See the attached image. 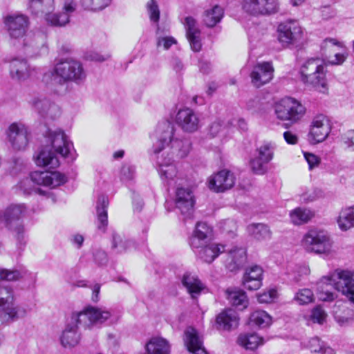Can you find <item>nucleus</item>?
Returning <instances> with one entry per match:
<instances>
[{
    "mask_svg": "<svg viewBox=\"0 0 354 354\" xmlns=\"http://www.w3.org/2000/svg\"><path fill=\"white\" fill-rule=\"evenodd\" d=\"M174 127L169 121H163L158 124L156 136L158 141L153 145L154 153L158 155L165 146L171 144V147L178 150V155L185 157L190 149V143L187 140H172ZM158 171L163 183L168 187L174 186L180 179L176 165L171 158L157 156Z\"/></svg>",
    "mask_w": 354,
    "mask_h": 354,
    "instance_id": "obj_1",
    "label": "nucleus"
},
{
    "mask_svg": "<svg viewBox=\"0 0 354 354\" xmlns=\"http://www.w3.org/2000/svg\"><path fill=\"white\" fill-rule=\"evenodd\" d=\"M336 279H332L329 277H324L318 283L319 297L323 301H333L336 295L328 288L324 290V285L334 286L335 288L341 292L346 298L354 303V271L341 270L337 272Z\"/></svg>",
    "mask_w": 354,
    "mask_h": 354,
    "instance_id": "obj_2",
    "label": "nucleus"
},
{
    "mask_svg": "<svg viewBox=\"0 0 354 354\" xmlns=\"http://www.w3.org/2000/svg\"><path fill=\"white\" fill-rule=\"evenodd\" d=\"M326 63L324 59L312 57L305 60L300 66L301 81L308 87L326 93L328 90L326 81Z\"/></svg>",
    "mask_w": 354,
    "mask_h": 354,
    "instance_id": "obj_3",
    "label": "nucleus"
},
{
    "mask_svg": "<svg viewBox=\"0 0 354 354\" xmlns=\"http://www.w3.org/2000/svg\"><path fill=\"white\" fill-rule=\"evenodd\" d=\"M30 178H25L21 180L18 184V188L24 194H30L33 191L37 194L49 197L50 193L36 188L34 189L32 183L38 185H43L51 189L60 186L66 183V177L58 171H35L30 175Z\"/></svg>",
    "mask_w": 354,
    "mask_h": 354,
    "instance_id": "obj_4",
    "label": "nucleus"
},
{
    "mask_svg": "<svg viewBox=\"0 0 354 354\" xmlns=\"http://www.w3.org/2000/svg\"><path fill=\"white\" fill-rule=\"evenodd\" d=\"M86 75L82 64L73 59H66L58 62L53 70L44 74L43 81L46 83L55 82L59 84L68 82L80 84L84 81Z\"/></svg>",
    "mask_w": 354,
    "mask_h": 354,
    "instance_id": "obj_5",
    "label": "nucleus"
},
{
    "mask_svg": "<svg viewBox=\"0 0 354 354\" xmlns=\"http://www.w3.org/2000/svg\"><path fill=\"white\" fill-rule=\"evenodd\" d=\"M27 210L24 203H12L0 213V220L15 234L19 250H23L26 244L24 228L19 220L26 215Z\"/></svg>",
    "mask_w": 354,
    "mask_h": 354,
    "instance_id": "obj_6",
    "label": "nucleus"
},
{
    "mask_svg": "<svg viewBox=\"0 0 354 354\" xmlns=\"http://www.w3.org/2000/svg\"><path fill=\"white\" fill-rule=\"evenodd\" d=\"M302 245L306 250L318 254L329 256L333 252V241L324 230H309L302 239Z\"/></svg>",
    "mask_w": 354,
    "mask_h": 354,
    "instance_id": "obj_7",
    "label": "nucleus"
},
{
    "mask_svg": "<svg viewBox=\"0 0 354 354\" xmlns=\"http://www.w3.org/2000/svg\"><path fill=\"white\" fill-rule=\"evenodd\" d=\"M13 290L8 286H0V317L6 322H13L26 316V310L15 305Z\"/></svg>",
    "mask_w": 354,
    "mask_h": 354,
    "instance_id": "obj_8",
    "label": "nucleus"
},
{
    "mask_svg": "<svg viewBox=\"0 0 354 354\" xmlns=\"http://www.w3.org/2000/svg\"><path fill=\"white\" fill-rule=\"evenodd\" d=\"M306 108L297 100L286 97L281 100L275 107L277 118L281 120L289 121L294 124L299 121L305 115Z\"/></svg>",
    "mask_w": 354,
    "mask_h": 354,
    "instance_id": "obj_9",
    "label": "nucleus"
},
{
    "mask_svg": "<svg viewBox=\"0 0 354 354\" xmlns=\"http://www.w3.org/2000/svg\"><path fill=\"white\" fill-rule=\"evenodd\" d=\"M242 10L252 17L269 16L279 10V0H241Z\"/></svg>",
    "mask_w": 354,
    "mask_h": 354,
    "instance_id": "obj_10",
    "label": "nucleus"
},
{
    "mask_svg": "<svg viewBox=\"0 0 354 354\" xmlns=\"http://www.w3.org/2000/svg\"><path fill=\"white\" fill-rule=\"evenodd\" d=\"M111 317V313L102 308L88 306L82 311L73 313V319L82 327L90 328L93 325L101 324Z\"/></svg>",
    "mask_w": 354,
    "mask_h": 354,
    "instance_id": "obj_11",
    "label": "nucleus"
},
{
    "mask_svg": "<svg viewBox=\"0 0 354 354\" xmlns=\"http://www.w3.org/2000/svg\"><path fill=\"white\" fill-rule=\"evenodd\" d=\"M175 205L181 214V219L187 223L192 221L195 198L192 191L189 188L178 187L175 194Z\"/></svg>",
    "mask_w": 354,
    "mask_h": 354,
    "instance_id": "obj_12",
    "label": "nucleus"
},
{
    "mask_svg": "<svg viewBox=\"0 0 354 354\" xmlns=\"http://www.w3.org/2000/svg\"><path fill=\"white\" fill-rule=\"evenodd\" d=\"M279 41L283 45L292 44L299 41L303 35L299 22L288 19L281 22L277 27Z\"/></svg>",
    "mask_w": 354,
    "mask_h": 354,
    "instance_id": "obj_13",
    "label": "nucleus"
},
{
    "mask_svg": "<svg viewBox=\"0 0 354 354\" xmlns=\"http://www.w3.org/2000/svg\"><path fill=\"white\" fill-rule=\"evenodd\" d=\"M7 137L12 148L15 151H24L29 142L28 127L21 122L12 123L7 131Z\"/></svg>",
    "mask_w": 354,
    "mask_h": 354,
    "instance_id": "obj_14",
    "label": "nucleus"
},
{
    "mask_svg": "<svg viewBox=\"0 0 354 354\" xmlns=\"http://www.w3.org/2000/svg\"><path fill=\"white\" fill-rule=\"evenodd\" d=\"M3 22L9 35L14 39L24 36L29 26L28 17L19 13L8 15Z\"/></svg>",
    "mask_w": 354,
    "mask_h": 354,
    "instance_id": "obj_15",
    "label": "nucleus"
},
{
    "mask_svg": "<svg viewBox=\"0 0 354 354\" xmlns=\"http://www.w3.org/2000/svg\"><path fill=\"white\" fill-rule=\"evenodd\" d=\"M39 72V68L31 66L23 58H14L10 64L11 77L20 82L36 77Z\"/></svg>",
    "mask_w": 354,
    "mask_h": 354,
    "instance_id": "obj_16",
    "label": "nucleus"
},
{
    "mask_svg": "<svg viewBox=\"0 0 354 354\" xmlns=\"http://www.w3.org/2000/svg\"><path fill=\"white\" fill-rule=\"evenodd\" d=\"M48 141L50 142V149L62 157H67L73 149V143L61 129L48 130L46 133Z\"/></svg>",
    "mask_w": 354,
    "mask_h": 354,
    "instance_id": "obj_17",
    "label": "nucleus"
},
{
    "mask_svg": "<svg viewBox=\"0 0 354 354\" xmlns=\"http://www.w3.org/2000/svg\"><path fill=\"white\" fill-rule=\"evenodd\" d=\"M46 39L47 36L44 32L32 33L25 39V53L30 57H39L47 53Z\"/></svg>",
    "mask_w": 354,
    "mask_h": 354,
    "instance_id": "obj_18",
    "label": "nucleus"
},
{
    "mask_svg": "<svg viewBox=\"0 0 354 354\" xmlns=\"http://www.w3.org/2000/svg\"><path fill=\"white\" fill-rule=\"evenodd\" d=\"M331 130L328 119L324 115L315 116L310 125L308 138L312 143L322 142L328 137Z\"/></svg>",
    "mask_w": 354,
    "mask_h": 354,
    "instance_id": "obj_19",
    "label": "nucleus"
},
{
    "mask_svg": "<svg viewBox=\"0 0 354 354\" xmlns=\"http://www.w3.org/2000/svg\"><path fill=\"white\" fill-rule=\"evenodd\" d=\"M234 183V174L226 169L212 175L208 179L209 189L215 192H223L231 189Z\"/></svg>",
    "mask_w": 354,
    "mask_h": 354,
    "instance_id": "obj_20",
    "label": "nucleus"
},
{
    "mask_svg": "<svg viewBox=\"0 0 354 354\" xmlns=\"http://www.w3.org/2000/svg\"><path fill=\"white\" fill-rule=\"evenodd\" d=\"M80 324L73 319V313L71 321L66 324L59 336V342L65 348H72L77 346L81 340V334L78 332Z\"/></svg>",
    "mask_w": 354,
    "mask_h": 354,
    "instance_id": "obj_21",
    "label": "nucleus"
},
{
    "mask_svg": "<svg viewBox=\"0 0 354 354\" xmlns=\"http://www.w3.org/2000/svg\"><path fill=\"white\" fill-rule=\"evenodd\" d=\"M29 104L42 117L53 119L60 113L59 106L43 95L32 97Z\"/></svg>",
    "mask_w": 354,
    "mask_h": 354,
    "instance_id": "obj_22",
    "label": "nucleus"
},
{
    "mask_svg": "<svg viewBox=\"0 0 354 354\" xmlns=\"http://www.w3.org/2000/svg\"><path fill=\"white\" fill-rule=\"evenodd\" d=\"M212 236V227L206 223L198 222L190 237L189 244L193 249H199L209 243Z\"/></svg>",
    "mask_w": 354,
    "mask_h": 354,
    "instance_id": "obj_23",
    "label": "nucleus"
},
{
    "mask_svg": "<svg viewBox=\"0 0 354 354\" xmlns=\"http://www.w3.org/2000/svg\"><path fill=\"white\" fill-rule=\"evenodd\" d=\"M274 68L270 62L256 64L250 74L252 84L259 88L268 83L273 77Z\"/></svg>",
    "mask_w": 354,
    "mask_h": 354,
    "instance_id": "obj_24",
    "label": "nucleus"
},
{
    "mask_svg": "<svg viewBox=\"0 0 354 354\" xmlns=\"http://www.w3.org/2000/svg\"><path fill=\"white\" fill-rule=\"evenodd\" d=\"M184 342L192 354H209L203 346V336L192 326L187 327L184 332Z\"/></svg>",
    "mask_w": 354,
    "mask_h": 354,
    "instance_id": "obj_25",
    "label": "nucleus"
},
{
    "mask_svg": "<svg viewBox=\"0 0 354 354\" xmlns=\"http://www.w3.org/2000/svg\"><path fill=\"white\" fill-rule=\"evenodd\" d=\"M176 122L187 132H194L200 127V120L193 110L189 108L180 109L176 115Z\"/></svg>",
    "mask_w": 354,
    "mask_h": 354,
    "instance_id": "obj_26",
    "label": "nucleus"
},
{
    "mask_svg": "<svg viewBox=\"0 0 354 354\" xmlns=\"http://www.w3.org/2000/svg\"><path fill=\"white\" fill-rule=\"evenodd\" d=\"M263 277V268L257 265H254L245 269L242 283L249 290H257L262 286Z\"/></svg>",
    "mask_w": 354,
    "mask_h": 354,
    "instance_id": "obj_27",
    "label": "nucleus"
},
{
    "mask_svg": "<svg viewBox=\"0 0 354 354\" xmlns=\"http://www.w3.org/2000/svg\"><path fill=\"white\" fill-rule=\"evenodd\" d=\"M76 2L75 0H64L62 13H54L48 15L46 22L53 26H64L69 22L70 15L76 10Z\"/></svg>",
    "mask_w": 354,
    "mask_h": 354,
    "instance_id": "obj_28",
    "label": "nucleus"
},
{
    "mask_svg": "<svg viewBox=\"0 0 354 354\" xmlns=\"http://www.w3.org/2000/svg\"><path fill=\"white\" fill-rule=\"evenodd\" d=\"M237 313L232 308L221 312L216 317V326L218 330L230 331L235 329L239 325Z\"/></svg>",
    "mask_w": 354,
    "mask_h": 354,
    "instance_id": "obj_29",
    "label": "nucleus"
},
{
    "mask_svg": "<svg viewBox=\"0 0 354 354\" xmlns=\"http://www.w3.org/2000/svg\"><path fill=\"white\" fill-rule=\"evenodd\" d=\"M246 259L245 250L243 248H234L227 253L225 267L230 272H236L243 266Z\"/></svg>",
    "mask_w": 354,
    "mask_h": 354,
    "instance_id": "obj_30",
    "label": "nucleus"
},
{
    "mask_svg": "<svg viewBox=\"0 0 354 354\" xmlns=\"http://www.w3.org/2000/svg\"><path fill=\"white\" fill-rule=\"evenodd\" d=\"M184 25L191 48L195 52L200 51L202 46L200 39L201 32L197 27L196 21L192 17H187L185 19Z\"/></svg>",
    "mask_w": 354,
    "mask_h": 354,
    "instance_id": "obj_31",
    "label": "nucleus"
},
{
    "mask_svg": "<svg viewBox=\"0 0 354 354\" xmlns=\"http://www.w3.org/2000/svg\"><path fill=\"white\" fill-rule=\"evenodd\" d=\"M35 160L39 167L54 169L59 165L57 153L49 146L42 148L35 156Z\"/></svg>",
    "mask_w": 354,
    "mask_h": 354,
    "instance_id": "obj_32",
    "label": "nucleus"
},
{
    "mask_svg": "<svg viewBox=\"0 0 354 354\" xmlns=\"http://www.w3.org/2000/svg\"><path fill=\"white\" fill-rule=\"evenodd\" d=\"M181 281L192 299H196L205 288L204 283L196 275L189 272L183 274Z\"/></svg>",
    "mask_w": 354,
    "mask_h": 354,
    "instance_id": "obj_33",
    "label": "nucleus"
},
{
    "mask_svg": "<svg viewBox=\"0 0 354 354\" xmlns=\"http://www.w3.org/2000/svg\"><path fill=\"white\" fill-rule=\"evenodd\" d=\"M228 302L239 310L246 308L249 301L246 292L239 288H229L225 290Z\"/></svg>",
    "mask_w": 354,
    "mask_h": 354,
    "instance_id": "obj_34",
    "label": "nucleus"
},
{
    "mask_svg": "<svg viewBox=\"0 0 354 354\" xmlns=\"http://www.w3.org/2000/svg\"><path fill=\"white\" fill-rule=\"evenodd\" d=\"M198 257L205 263H211L219 254L224 252V245L215 243H207L198 249Z\"/></svg>",
    "mask_w": 354,
    "mask_h": 354,
    "instance_id": "obj_35",
    "label": "nucleus"
},
{
    "mask_svg": "<svg viewBox=\"0 0 354 354\" xmlns=\"http://www.w3.org/2000/svg\"><path fill=\"white\" fill-rule=\"evenodd\" d=\"M55 8L54 0H29L28 9L36 16L45 15V19L48 15H53L51 12Z\"/></svg>",
    "mask_w": 354,
    "mask_h": 354,
    "instance_id": "obj_36",
    "label": "nucleus"
},
{
    "mask_svg": "<svg viewBox=\"0 0 354 354\" xmlns=\"http://www.w3.org/2000/svg\"><path fill=\"white\" fill-rule=\"evenodd\" d=\"M109 200L107 196L100 195L97 201L96 209L97 216V228L102 232H104L108 225L107 207Z\"/></svg>",
    "mask_w": 354,
    "mask_h": 354,
    "instance_id": "obj_37",
    "label": "nucleus"
},
{
    "mask_svg": "<svg viewBox=\"0 0 354 354\" xmlns=\"http://www.w3.org/2000/svg\"><path fill=\"white\" fill-rule=\"evenodd\" d=\"M149 354H169L170 344L166 339L160 337H153L146 344Z\"/></svg>",
    "mask_w": 354,
    "mask_h": 354,
    "instance_id": "obj_38",
    "label": "nucleus"
},
{
    "mask_svg": "<svg viewBox=\"0 0 354 354\" xmlns=\"http://www.w3.org/2000/svg\"><path fill=\"white\" fill-rule=\"evenodd\" d=\"M237 343L247 350H254L263 344V339L255 333H243L239 335Z\"/></svg>",
    "mask_w": 354,
    "mask_h": 354,
    "instance_id": "obj_39",
    "label": "nucleus"
},
{
    "mask_svg": "<svg viewBox=\"0 0 354 354\" xmlns=\"http://www.w3.org/2000/svg\"><path fill=\"white\" fill-rule=\"evenodd\" d=\"M339 228L347 231L354 227V206L342 209L337 218Z\"/></svg>",
    "mask_w": 354,
    "mask_h": 354,
    "instance_id": "obj_40",
    "label": "nucleus"
},
{
    "mask_svg": "<svg viewBox=\"0 0 354 354\" xmlns=\"http://www.w3.org/2000/svg\"><path fill=\"white\" fill-rule=\"evenodd\" d=\"M224 15L222 7L216 5L211 9L205 11L203 21L207 27H214L219 23Z\"/></svg>",
    "mask_w": 354,
    "mask_h": 354,
    "instance_id": "obj_41",
    "label": "nucleus"
},
{
    "mask_svg": "<svg viewBox=\"0 0 354 354\" xmlns=\"http://www.w3.org/2000/svg\"><path fill=\"white\" fill-rule=\"evenodd\" d=\"M315 216L310 209L297 207L290 212V218L295 225H302L308 222Z\"/></svg>",
    "mask_w": 354,
    "mask_h": 354,
    "instance_id": "obj_42",
    "label": "nucleus"
},
{
    "mask_svg": "<svg viewBox=\"0 0 354 354\" xmlns=\"http://www.w3.org/2000/svg\"><path fill=\"white\" fill-rule=\"evenodd\" d=\"M248 233L257 240H267L271 238L269 227L263 223H252L248 226Z\"/></svg>",
    "mask_w": 354,
    "mask_h": 354,
    "instance_id": "obj_43",
    "label": "nucleus"
},
{
    "mask_svg": "<svg viewBox=\"0 0 354 354\" xmlns=\"http://www.w3.org/2000/svg\"><path fill=\"white\" fill-rule=\"evenodd\" d=\"M250 322L252 324L263 328L271 324L272 317L267 312L262 310H257L251 313Z\"/></svg>",
    "mask_w": 354,
    "mask_h": 354,
    "instance_id": "obj_44",
    "label": "nucleus"
},
{
    "mask_svg": "<svg viewBox=\"0 0 354 354\" xmlns=\"http://www.w3.org/2000/svg\"><path fill=\"white\" fill-rule=\"evenodd\" d=\"M306 346L312 353L316 354H335L334 350L317 337L310 339Z\"/></svg>",
    "mask_w": 354,
    "mask_h": 354,
    "instance_id": "obj_45",
    "label": "nucleus"
},
{
    "mask_svg": "<svg viewBox=\"0 0 354 354\" xmlns=\"http://www.w3.org/2000/svg\"><path fill=\"white\" fill-rule=\"evenodd\" d=\"M275 145L272 142H265L257 149V156L267 164L273 158Z\"/></svg>",
    "mask_w": 354,
    "mask_h": 354,
    "instance_id": "obj_46",
    "label": "nucleus"
},
{
    "mask_svg": "<svg viewBox=\"0 0 354 354\" xmlns=\"http://www.w3.org/2000/svg\"><path fill=\"white\" fill-rule=\"evenodd\" d=\"M112 0H80L81 6L84 10L93 12L100 11L106 8Z\"/></svg>",
    "mask_w": 354,
    "mask_h": 354,
    "instance_id": "obj_47",
    "label": "nucleus"
},
{
    "mask_svg": "<svg viewBox=\"0 0 354 354\" xmlns=\"http://www.w3.org/2000/svg\"><path fill=\"white\" fill-rule=\"evenodd\" d=\"M132 244L131 241L124 240L123 237L117 234L113 233L112 235V249L117 252H122L126 251Z\"/></svg>",
    "mask_w": 354,
    "mask_h": 354,
    "instance_id": "obj_48",
    "label": "nucleus"
},
{
    "mask_svg": "<svg viewBox=\"0 0 354 354\" xmlns=\"http://www.w3.org/2000/svg\"><path fill=\"white\" fill-rule=\"evenodd\" d=\"M314 295L309 288H302L296 292L294 299L300 305L308 304L313 301Z\"/></svg>",
    "mask_w": 354,
    "mask_h": 354,
    "instance_id": "obj_49",
    "label": "nucleus"
},
{
    "mask_svg": "<svg viewBox=\"0 0 354 354\" xmlns=\"http://www.w3.org/2000/svg\"><path fill=\"white\" fill-rule=\"evenodd\" d=\"M277 291L274 288L265 290L257 295V300L260 304H269L274 301L277 298Z\"/></svg>",
    "mask_w": 354,
    "mask_h": 354,
    "instance_id": "obj_50",
    "label": "nucleus"
},
{
    "mask_svg": "<svg viewBox=\"0 0 354 354\" xmlns=\"http://www.w3.org/2000/svg\"><path fill=\"white\" fill-rule=\"evenodd\" d=\"M147 9L152 22L158 23L160 19V10L156 0H149L147 3Z\"/></svg>",
    "mask_w": 354,
    "mask_h": 354,
    "instance_id": "obj_51",
    "label": "nucleus"
},
{
    "mask_svg": "<svg viewBox=\"0 0 354 354\" xmlns=\"http://www.w3.org/2000/svg\"><path fill=\"white\" fill-rule=\"evenodd\" d=\"M135 167L129 164H124L120 171V179L124 183H129L135 177Z\"/></svg>",
    "mask_w": 354,
    "mask_h": 354,
    "instance_id": "obj_52",
    "label": "nucleus"
},
{
    "mask_svg": "<svg viewBox=\"0 0 354 354\" xmlns=\"http://www.w3.org/2000/svg\"><path fill=\"white\" fill-rule=\"evenodd\" d=\"M266 162H264L262 160L259 158L257 156L251 159L250 165L252 171L256 174H263L266 173Z\"/></svg>",
    "mask_w": 354,
    "mask_h": 354,
    "instance_id": "obj_53",
    "label": "nucleus"
},
{
    "mask_svg": "<svg viewBox=\"0 0 354 354\" xmlns=\"http://www.w3.org/2000/svg\"><path fill=\"white\" fill-rule=\"evenodd\" d=\"M322 196V192L319 189H314L308 190L300 195L299 201L301 203L313 202Z\"/></svg>",
    "mask_w": 354,
    "mask_h": 354,
    "instance_id": "obj_54",
    "label": "nucleus"
},
{
    "mask_svg": "<svg viewBox=\"0 0 354 354\" xmlns=\"http://www.w3.org/2000/svg\"><path fill=\"white\" fill-rule=\"evenodd\" d=\"M24 276L17 270L0 269V280L14 281Z\"/></svg>",
    "mask_w": 354,
    "mask_h": 354,
    "instance_id": "obj_55",
    "label": "nucleus"
},
{
    "mask_svg": "<svg viewBox=\"0 0 354 354\" xmlns=\"http://www.w3.org/2000/svg\"><path fill=\"white\" fill-rule=\"evenodd\" d=\"M225 129L223 122L220 120L213 122L208 128V134L211 138L216 137L221 133Z\"/></svg>",
    "mask_w": 354,
    "mask_h": 354,
    "instance_id": "obj_56",
    "label": "nucleus"
},
{
    "mask_svg": "<svg viewBox=\"0 0 354 354\" xmlns=\"http://www.w3.org/2000/svg\"><path fill=\"white\" fill-rule=\"evenodd\" d=\"M348 54L346 53H337L333 57L324 59L327 65H342L346 59Z\"/></svg>",
    "mask_w": 354,
    "mask_h": 354,
    "instance_id": "obj_57",
    "label": "nucleus"
},
{
    "mask_svg": "<svg viewBox=\"0 0 354 354\" xmlns=\"http://www.w3.org/2000/svg\"><path fill=\"white\" fill-rule=\"evenodd\" d=\"M176 43V40L172 37H157V47H163V49L168 50L173 44Z\"/></svg>",
    "mask_w": 354,
    "mask_h": 354,
    "instance_id": "obj_58",
    "label": "nucleus"
},
{
    "mask_svg": "<svg viewBox=\"0 0 354 354\" xmlns=\"http://www.w3.org/2000/svg\"><path fill=\"white\" fill-rule=\"evenodd\" d=\"M311 318L314 322L322 324L326 318V313L321 307L317 306L312 310Z\"/></svg>",
    "mask_w": 354,
    "mask_h": 354,
    "instance_id": "obj_59",
    "label": "nucleus"
},
{
    "mask_svg": "<svg viewBox=\"0 0 354 354\" xmlns=\"http://www.w3.org/2000/svg\"><path fill=\"white\" fill-rule=\"evenodd\" d=\"M304 158L310 170L318 167L320 163V158L313 153L306 152L304 153Z\"/></svg>",
    "mask_w": 354,
    "mask_h": 354,
    "instance_id": "obj_60",
    "label": "nucleus"
},
{
    "mask_svg": "<svg viewBox=\"0 0 354 354\" xmlns=\"http://www.w3.org/2000/svg\"><path fill=\"white\" fill-rule=\"evenodd\" d=\"M344 143L347 147L354 150V130L348 131L343 136Z\"/></svg>",
    "mask_w": 354,
    "mask_h": 354,
    "instance_id": "obj_61",
    "label": "nucleus"
},
{
    "mask_svg": "<svg viewBox=\"0 0 354 354\" xmlns=\"http://www.w3.org/2000/svg\"><path fill=\"white\" fill-rule=\"evenodd\" d=\"M283 138L288 145H296L298 142V136L291 131H286L283 134Z\"/></svg>",
    "mask_w": 354,
    "mask_h": 354,
    "instance_id": "obj_62",
    "label": "nucleus"
},
{
    "mask_svg": "<svg viewBox=\"0 0 354 354\" xmlns=\"http://www.w3.org/2000/svg\"><path fill=\"white\" fill-rule=\"evenodd\" d=\"M94 259L99 265L104 264L107 261V256L104 251L97 250L94 253Z\"/></svg>",
    "mask_w": 354,
    "mask_h": 354,
    "instance_id": "obj_63",
    "label": "nucleus"
},
{
    "mask_svg": "<svg viewBox=\"0 0 354 354\" xmlns=\"http://www.w3.org/2000/svg\"><path fill=\"white\" fill-rule=\"evenodd\" d=\"M335 319L336 322L339 324L341 326H347L352 323L353 319L351 317H343L340 315H336L335 317Z\"/></svg>",
    "mask_w": 354,
    "mask_h": 354,
    "instance_id": "obj_64",
    "label": "nucleus"
}]
</instances>
